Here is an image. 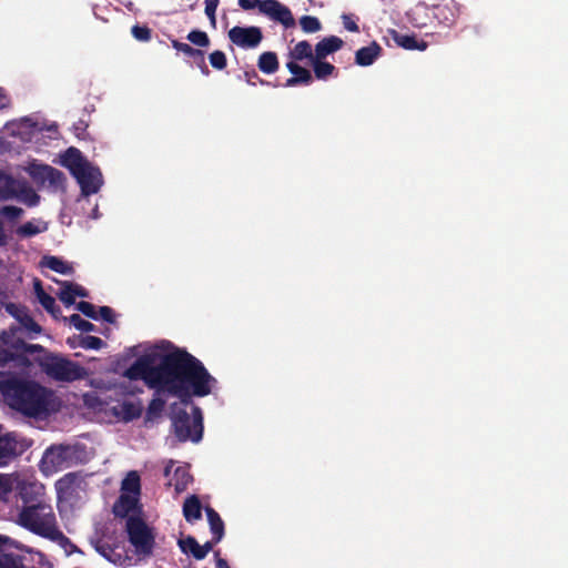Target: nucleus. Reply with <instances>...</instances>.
Here are the masks:
<instances>
[{
	"instance_id": "obj_41",
	"label": "nucleus",
	"mask_w": 568,
	"mask_h": 568,
	"mask_svg": "<svg viewBox=\"0 0 568 568\" xmlns=\"http://www.w3.org/2000/svg\"><path fill=\"white\" fill-rule=\"evenodd\" d=\"M300 26L302 30L306 33L317 32L322 28L320 20L313 16H303L300 19Z\"/></svg>"
},
{
	"instance_id": "obj_18",
	"label": "nucleus",
	"mask_w": 568,
	"mask_h": 568,
	"mask_svg": "<svg viewBox=\"0 0 568 568\" xmlns=\"http://www.w3.org/2000/svg\"><path fill=\"white\" fill-rule=\"evenodd\" d=\"M344 44V41L336 37V36H329L324 39H322L320 42L315 45V58L317 59H325L328 54L334 53L342 49Z\"/></svg>"
},
{
	"instance_id": "obj_50",
	"label": "nucleus",
	"mask_w": 568,
	"mask_h": 568,
	"mask_svg": "<svg viewBox=\"0 0 568 568\" xmlns=\"http://www.w3.org/2000/svg\"><path fill=\"white\" fill-rule=\"evenodd\" d=\"M0 213L10 221L19 219L23 214V210L13 205H6L1 209Z\"/></svg>"
},
{
	"instance_id": "obj_8",
	"label": "nucleus",
	"mask_w": 568,
	"mask_h": 568,
	"mask_svg": "<svg viewBox=\"0 0 568 568\" xmlns=\"http://www.w3.org/2000/svg\"><path fill=\"white\" fill-rule=\"evenodd\" d=\"M125 530L138 556L149 557L152 555L155 545L154 535L141 517L129 516Z\"/></svg>"
},
{
	"instance_id": "obj_30",
	"label": "nucleus",
	"mask_w": 568,
	"mask_h": 568,
	"mask_svg": "<svg viewBox=\"0 0 568 568\" xmlns=\"http://www.w3.org/2000/svg\"><path fill=\"white\" fill-rule=\"evenodd\" d=\"M42 265L62 275H68L73 272L72 266L58 256H44Z\"/></svg>"
},
{
	"instance_id": "obj_57",
	"label": "nucleus",
	"mask_w": 568,
	"mask_h": 568,
	"mask_svg": "<svg viewBox=\"0 0 568 568\" xmlns=\"http://www.w3.org/2000/svg\"><path fill=\"white\" fill-rule=\"evenodd\" d=\"M220 541H215V536L212 535V539L211 540H207L206 542H204L203 545H201V548H202V554H203V559L207 556V554L213 550V547L219 544Z\"/></svg>"
},
{
	"instance_id": "obj_12",
	"label": "nucleus",
	"mask_w": 568,
	"mask_h": 568,
	"mask_svg": "<svg viewBox=\"0 0 568 568\" xmlns=\"http://www.w3.org/2000/svg\"><path fill=\"white\" fill-rule=\"evenodd\" d=\"M73 176L81 187V193L85 196L99 192L102 184V175L98 168H93L89 162L79 171L74 172Z\"/></svg>"
},
{
	"instance_id": "obj_3",
	"label": "nucleus",
	"mask_w": 568,
	"mask_h": 568,
	"mask_svg": "<svg viewBox=\"0 0 568 568\" xmlns=\"http://www.w3.org/2000/svg\"><path fill=\"white\" fill-rule=\"evenodd\" d=\"M0 393L9 407L28 417H41L58 410L53 392L34 381L0 373Z\"/></svg>"
},
{
	"instance_id": "obj_45",
	"label": "nucleus",
	"mask_w": 568,
	"mask_h": 568,
	"mask_svg": "<svg viewBox=\"0 0 568 568\" xmlns=\"http://www.w3.org/2000/svg\"><path fill=\"white\" fill-rule=\"evenodd\" d=\"M132 36L142 42H148L152 38V30L148 26L135 24L131 29Z\"/></svg>"
},
{
	"instance_id": "obj_37",
	"label": "nucleus",
	"mask_w": 568,
	"mask_h": 568,
	"mask_svg": "<svg viewBox=\"0 0 568 568\" xmlns=\"http://www.w3.org/2000/svg\"><path fill=\"white\" fill-rule=\"evenodd\" d=\"M286 67L288 71L300 81V83L310 84L313 81L311 72L296 62L290 61L287 62Z\"/></svg>"
},
{
	"instance_id": "obj_26",
	"label": "nucleus",
	"mask_w": 568,
	"mask_h": 568,
	"mask_svg": "<svg viewBox=\"0 0 568 568\" xmlns=\"http://www.w3.org/2000/svg\"><path fill=\"white\" fill-rule=\"evenodd\" d=\"M257 67L265 74L275 73L280 67L276 53L272 51L263 52L258 57Z\"/></svg>"
},
{
	"instance_id": "obj_49",
	"label": "nucleus",
	"mask_w": 568,
	"mask_h": 568,
	"mask_svg": "<svg viewBox=\"0 0 568 568\" xmlns=\"http://www.w3.org/2000/svg\"><path fill=\"white\" fill-rule=\"evenodd\" d=\"M92 545L97 552H99L101 556H103L108 559L110 558L111 554L114 551V548L102 539L92 541Z\"/></svg>"
},
{
	"instance_id": "obj_4",
	"label": "nucleus",
	"mask_w": 568,
	"mask_h": 568,
	"mask_svg": "<svg viewBox=\"0 0 568 568\" xmlns=\"http://www.w3.org/2000/svg\"><path fill=\"white\" fill-rule=\"evenodd\" d=\"M11 519L28 531L54 542H69L70 539L60 530L52 506L44 500L29 507L11 510Z\"/></svg>"
},
{
	"instance_id": "obj_15",
	"label": "nucleus",
	"mask_w": 568,
	"mask_h": 568,
	"mask_svg": "<svg viewBox=\"0 0 568 568\" xmlns=\"http://www.w3.org/2000/svg\"><path fill=\"white\" fill-rule=\"evenodd\" d=\"M432 16L438 21L439 24L452 27L456 21V14L453 8L448 4H436L428 8L426 4H417L414 9V14Z\"/></svg>"
},
{
	"instance_id": "obj_39",
	"label": "nucleus",
	"mask_w": 568,
	"mask_h": 568,
	"mask_svg": "<svg viewBox=\"0 0 568 568\" xmlns=\"http://www.w3.org/2000/svg\"><path fill=\"white\" fill-rule=\"evenodd\" d=\"M77 478H78V476L74 473L65 474L62 478H60L55 483L57 491L59 494H67V493L71 491L77 481Z\"/></svg>"
},
{
	"instance_id": "obj_62",
	"label": "nucleus",
	"mask_w": 568,
	"mask_h": 568,
	"mask_svg": "<svg viewBox=\"0 0 568 568\" xmlns=\"http://www.w3.org/2000/svg\"><path fill=\"white\" fill-rule=\"evenodd\" d=\"M8 244V236L4 231L3 223L0 221V247Z\"/></svg>"
},
{
	"instance_id": "obj_64",
	"label": "nucleus",
	"mask_w": 568,
	"mask_h": 568,
	"mask_svg": "<svg viewBox=\"0 0 568 568\" xmlns=\"http://www.w3.org/2000/svg\"><path fill=\"white\" fill-rule=\"evenodd\" d=\"M195 62L199 65V68L201 69L203 74L207 75L210 73V70H209V68H207V65L205 63V58L204 57H203V62H200V60H196Z\"/></svg>"
},
{
	"instance_id": "obj_25",
	"label": "nucleus",
	"mask_w": 568,
	"mask_h": 568,
	"mask_svg": "<svg viewBox=\"0 0 568 568\" xmlns=\"http://www.w3.org/2000/svg\"><path fill=\"white\" fill-rule=\"evenodd\" d=\"M20 182L11 175L0 172V199L9 200L18 195V186Z\"/></svg>"
},
{
	"instance_id": "obj_43",
	"label": "nucleus",
	"mask_w": 568,
	"mask_h": 568,
	"mask_svg": "<svg viewBox=\"0 0 568 568\" xmlns=\"http://www.w3.org/2000/svg\"><path fill=\"white\" fill-rule=\"evenodd\" d=\"M79 346L84 349H101L105 343L100 337L87 335L80 336Z\"/></svg>"
},
{
	"instance_id": "obj_20",
	"label": "nucleus",
	"mask_w": 568,
	"mask_h": 568,
	"mask_svg": "<svg viewBox=\"0 0 568 568\" xmlns=\"http://www.w3.org/2000/svg\"><path fill=\"white\" fill-rule=\"evenodd\" d=\"M88 163V160L82 155L77 148H69L62 156V165L65 166L71 174L79 171Z\"/></svg>"
},
{
	"instance_id": "obj_58",
	"label": "nucleus",
	"mask_w": 568,
	"mask_h": 568,
	"mask_svg": "<svg viewBox=\"0 0 568 568\" xmlns=\"http://www.w3.org/2000/svg\"><path fill=\"white\" fill-rule=\"evenodd\" d=\"M71 287H72V293L73 295L77 297H88L89 296V292L82 287L81 285L79 284H75V283H71Z\"/></svg>"
},
{
	"instance_id": "obj_7",
	"label": "nucleus",
	"mask_w": 568,
	"mask_h": 568,
	"mask_svg": "<svg viewBox=\"0 0 568 568\" xmlns=\"http://www.w3.org/2000/svg\"><path fill=\"white\" fill-rule=\"evenodd\" d=\"M16 507H29L47 500L45 486L34 475L17 471L12 499Z\"/></svg>"
},
{
	"instance_id": "obj_56",
	"label": "nucleus",
	"mask_w": 568,
	"mask_h": 568,
	"mask_svg": "<svg viewBox=\"0 0 568 568\" xmlns=\"http://www.w3.org/2000/svg\"><path fill=\"white\" fill-rule=\"evenodd\" d=\"M216 9H217V4H205V14L207 16V18L213 27H215V24H216V17H215Z\"/></svg>"
},
{
	"instance_id": "obj_51",
	"label": "nucleus",
	"mask_w": 568,
	"mask_h": 568,
	"mask_svg": "<svg viewBox=\"0 0 568 568\" xmlns=\"http://www.w3.org/2000/svg\"><path fill=\"white\" fill-rule=\"evenodd\" d=\"M88 122L85 120L80 119L73 124V133L78 139L84 140L88 136Z\"/></svg>"
},
{
	"instance_id": "obj_35",
	"label": "nucleus",
	"mask_w": 568,
	"mask_h": 568,
	"mask_svg": "<svg viewBox=\"0 0 568 568\" xmlns=\"http://www.w3.org/2000/svg\"><path fill=\"white\" fill-rule=\"evenodd\" d=\"M37 298L42 307L54 318H58L61 315V308L57 305L54 297L45 293V291H41V295Z\"/></svg>"
},
{
	"instance_id": "obj_34",
	"label": "nucleus",
	"mask_w": 568,
	"mask_h": 568,
	"mask_svg": "<svg viewBox=\"0 0 568 568\" xmlns=\"http://www.w3.org/2000/svg\"><path fill=\"white\" fill-rule=\"evenodd\" d=\"M166 402L161 397H154L148 405L145 413V422H152L160 417L165 408Z\"/></svg>"
},
{
	"instance_id": "obj_40",
	"label": "nucleus",
	"mask_w": 568,
	"mask_h": 568,
	"mask_svg": "<svg viewBox=\"0 0 568 568\" xmlns=\"http://www.w3.org/2000/svg\"><path fill=\"white\" fill-rule=\"evenodd\" d=\"M186 39L191 43H193L194 45H197L200 48H207L211 43L207 33L202 30H192L186 36Z\"/></svg>"
},
{
	"instance_id": "obj_11",
	"label": "nucleus",
	"mask_w": 568,
	"mask_h": 568,
	"mask_svg": "<svg viewBox=\"0 0 568 568\" xmlns=\"http://www.w3.org/2000/svg\"><path fill=\"white\" fill-rule=\"evenodd\" d=\"M30 176L39 184L47 185L53 192L65 190L67 178L64 173L48 164L32 165Z\"/></svg>"
},
{
	"instance_id": "obj_27",
	"label": "nucleus",
	"mask_w": 568,
	"mask_h": 568,
	"mask_svg": "<svg viewBox=\"0 0 568 568\" xmlns=\"http://www.w3.org/2000/svg\"><path fill=\"white\" fill-rule=\"evenodd\" d=\"M178 545L182 552L192 555V557L196 560L203 559L201 545L193 536H186L179 539Z\"/></svg>"
},
{
	"instance_id": "obj_17",
	"label": "nucleus",
	"mask_w": 568,
	"mask_h": 568,
	"mask_svg": "<svg viewBox=\"0 0 568 568\" xmlns=\"http://www.w3.org/2000/svg\"><path fill=\"white\" fill-rule=\"evenodd\" d=\"M388 36L397 47L405 50L424 51L427 49V42L423 40L419 41L414 34L402 33L395 29H389Z\"/></svg>"
},
{
	"instance_id": "obj_48",
	"label": "nucleus",
	"mask_w": 568,
	"mask_h": 568,
	"mask_svg": "<svg viewBox=\"0 0 568 568\" xmlns=\"http://www.w3.org/2000/svg\"><path fill=\"white\" fill-rule=\"evenodd\" d=\"M77 310L89 318L98 320L99 315L95 311V306L92 303L81 301L77 304Z\"/></svg>"
},
{
	"instance_id": "obj_14",
	"label": "nucleus",
	"mask_w": 568,
	"mask_h": 568,
	"mask_svg": "<svg viewBox=\"0 0 568 568\" xmlns=\"http://www.w3.org/2000/svg\"><path fill=\"white\" fill-rule=\"evenodd\" d=\"M262 13L282 23L285 28L295 26L291 10L277 0H263Z\"/></svg>"
},
{
	"instance_id": "obj_33",
	"label": "nucleus",
	"mask_w": 568,
	"mask_h": 568,
	"mask_svg": "<svg viewBox=\"0 0 568 568\" xmlns=\"http://www.w3.org/2000/svg\"><path fill=\"white\" fill-rule=\"evenodd\" d=\"M311 64L313 67L315 77L318 80L327 79L329 75L333 74V72L336 69L332 63L323 61V59L317 58H314Z\"/></svg>"
},
{
	"instance_id": "obj_19",
	"label": "nucleus",
	"mask_w": 568,
	"mask_h": 568,
	"mask_svg": "<svg viewBox=\"0 0 568 568\" xmlns=\"http://www.w3.org/2000/svg\"><path fill=\"white\" fill-rule=\"evenodd\" d=\"M381 45L373 41L369 45L358 49L355 53V62L361 67H368L379 57Z\"/></svg>"
},
{
	"instance_id": "obj_47",
	"label": "nucleus",
	"mask_w": 568,
	"mask_h": 568,
	"mask_svg": "<svg viewBox=\"0 0 568 568\" xmlns=\"http://www.w3.org/2000/svg\"><path fill=\"white\" fill-rule=\"evenodd\" d=\"M62 290L59 293V298L67 305L70 306L75 303V296L73 295L71 282H62Z\"/></svg>"
},
{
	"instance_id": "obj_61",
	"label": "nucleus",
	"mask_w": 568,
	"mask_h": 568,
	"mask_svg": "<svg viewBox=\"0 0 568 568\" xmlns=\"http://www.w3.org/2000/svg\"><path fill=\"white\" fill-rule=\"evenodd\" d=\"M216 568H231L227 560L220 557V550L214 552Z\"/></svg>"
},
{
	"instance_id": "obj_53",
	"label": "nucleus",
	"mask_w": 568,
	"mask_h": 568,
	"mask_svg": "<svg viewBox=\"0 0 568 568\" xmlns=\"http://www.w3.org/2000/svg\"><path fill=\"white\" fill-rule=\"evenodd\" d=\"M239 6L243 10H251L257 7L260 12L262 13L263 0H239Z\"/></svg>"
},
{
	"instance_id": "obj_29",
	"label": "nucleus",
	"mask_w": 568,
	"mask_h": 568,
	"mask_svg": "<svg viewBox=\"0 0 568 568\" xmlns=\"http://www.w3.org/2000/svg\"><path fill=\"white\" fill-rule=\"evenodd\" d=\"M291 58L295 61H303L308 59L310 62L315 58V52L313 53L312 45L308 41L302 40L297 42L294 49L291 51Z\"/></svg>"
},
{
	"instance_id": "obj_32",
	"label": "nucleus",
	"mask_w": 568,
	"mask_h": 568,
	"mask_svg": "<svg viewBox=\"0 0 568 568\" xmlns=\"http://www.w3.org/2000/svg\"><path fill=\"white\" fill-rule=\"evenodd\" d=\"M193 477L189 470L184 467H178L173 475V486L176 493L184 491L187 486L192 483Z\"/></svg>"
},
{
	"instance_id": "obj_36",
	"label": "nucleus",
	"mask_w": 568,
	"mask_h": 568,
	"mask_svg": "<svg viewBox=\"0 0 568 568\" xmlns=\"http://www.w3.org/2000/svg\"><path fill=\"white\" fill-rule=\"evenodd\" d=\"M171 43H172V47L175 50L184 53L185 55H187L190 58H193L194 61L200 60V62H203V53L204 52L202 50L195 49L192 45H190L187 43H184V42H181V41H179L176 39H173L171 41Z\"/></svg>"
},
{
	"instance_id": "obj_42",
	"label": "nucleus",
	"mask_w": 568,
	"mask_h": 568,
	"mask_svg": "<svg viewBox=\"0 0 568 568\" xmlns=\"http://www.w3.org/2000/svg\"><path fill=\"white\" fill-rule=\"evenodd\" d=\"M68 320L69 323L80 332L95 331V326L91 322L83 320L79 314H72Z\"/></svg>"
},
{
	"instance_id": "obj_2",
	"label": "nucleus",
	"mask_w": 568,
	"mask_h": 568,
	"mask_svg": "<svg viewBox=\"0 0 568 568\" xmlns=\"http://www.w3.org/2000/svg\"><path fill=\"white\" fill-rule=\"evenodd\" d=\"M0 337L12 349V352H0L2 363L17 361L26 367L36 363L49 377L60 382H73L82 377V368L78 364L48 352L40 344H29L7 332H3Z\"/></svg>"
},
{
	"instance_id": "obj_44",
	"label": "nucleus",
	"mask_w": 568,
	"mask_h": 568,
	"mask_svg": "<svg viewBox=\"0 0 568 568\" xmlns=\"http://www.w3.org/2000/svg\"><path fill=\"white\" fill-rule=\"evenodd\" d=\"M211 65L216 70H224L227 65V59L223 51L215 50L209 55Z\"/></svg>"
},
{
	"instance_id": "obj_24",
	"label": "nucleus",
	"mask_w": 568,
	"mask_h": 568,
	"mask_svg": "<svg viewBox=\"0 0 568 568\" xmlns=\"http://www.w3.org/2000/svg\"><path fill=\"white\" fill-rule=\"evenodd\" d=\"M48 230V224L41 220H33L20 225L16 233L21 239H29Z\"/></svg>"
},
{
	"instance_id": "obj_16",
	"label": "nucleus",
	"mask_w": 568,
	"mask_h": 568,
	"mask_svg": "<svg viewBox=\"0 0 568 568\" xmlns=\"http://www.w3.org/2000/svg\"><path fill=\"white\" fill-rule=\"evenodd\" d=\"M142 412L143 407L140 400H124L112 407L113 415L125 423L138 419L142 415Z\"/></svg>"
},
{
	"instance_id": "obj_6",
	"label": "nucleus",
	"mask_w": 568,
	"mask_h": 568,
	"mask_svg": "<svg viewBox=\"0 0 568 568\" xmlns=\"http://www.w3.org/2000/svg\"><path fill=\"white\" fill-rule=\"evenodd\" d=\"M172 426L174 434L180 442L191 440L199 443L203 436V414L202 409L193 405L192 414L190 415L186 409L172 405Z\"/></svg>"
},
{
	"instance_id": "obj_28",
	"label": "nucleus",
	"mask_w": 568,
	"mask_h": 568,
	"mask_svg": "<svg viewBox=\"0 0 568 568\" xmlns=\"http://www.w3.org/2000/svg\"><path fill=\"white\" fill-rule=\"evenodd\" d=\"M136 498L122 494L118 500V503L114 505V514L118 517H126L131 511L134 510L136 507Z\"/></svg>"
},
{
	"instance_id": "obj_38",
	"label": "nucleus",
	"mask_w": 568,
	"mask_h": 568,
	"mask_svg": "<svg viewBox=\"0 0 568 568\" xmlns=\"http://www.w3.org/2000/svg\"><path fill=\"white\" fill-rule=\"evenodd\" d=\"M140 476L136 471H130L122 481V490L134 495L140 493Z\"/></svg>"
},
{
	"instance_id": "obj_60",
	"label": "nucleus",
	"mask_w": 568,
	"mask_h": 568,
	"mask_svg": "<svg viewBox=\"0 0 568 568\" xmlns=\"http://www.w3.org/2000/svg\"><path fill=\"white\" fill-rule=\"evenodd\" d=\"M245 77H246V81L252 85H255V82L253 80H258L261 83H264V81L262 79H260V77L255 70L246 71Z\"/></svg>"
},
{
	"instance_id": "obj_54",
	"label": "nucleus",
	"mask_w": 568,
	"mask_h": 568,
	"mask_svg": "<svg viewBox=\"0 0 568 568\" xmlns=\"http://www.w3.org/2000/svg\"><path fill=\"white\" fill-rule=\"evenodd\" d=\"M342 19H343V26L347 31H351V32L359 31L358 24L352 19L351 16L343 14Z\"/></svg>"
},
{
	"instance_id": "obj_21",
	"label": "nucleus",
	"mask_w": 568,
	"mask_h": 568,
	"mask_svg": "<svg viewBox=\"0 0 568 568\" xmlns=\"http://www.w3.org/2000/svg\"><path fill=\"white\" fill-rule=\"evenodd\" d=\"M17 471L0 473V504L8 505L12 500Z\"/></svg>"
},
{
	"instance_id": "obj_5",
	"label": "nucleus",
	"mask_w": 568,
	"mask_h": 568,
	"mask_svg": "<svg viewBox=\"0 0 568 568\" xmlns=\"http://www.w3.org/2000/svg\"><path fill=\"white\" fill-rule=\"evenodd\" d=\"M155 346L150 352L140 356L129 368L125 369L124 376L130 381H143L149 388L162 390L163 381V355L164 352Z\"/></svg>"
},
{
	"instance_id": "obj_55",
	"label": "nucleus",
	"mask_w": 568,
	"mask_h": 568,
	"mask_svg": "<svg viewBox=\"0 0 568 568\" xmlns=\"http://www.w3.org/2000/svg\"><path fill=\"white\" fill-rule=\"evenodd\" d=\"M6 311L12 315L13 317H16L17 320L20 317V315H22L23 313H26V311L23 308H20L17 304L14 303H8L6 304Z\"/></svg>"
},
{
	"instance_id": "obj_52",
	"label": "nucleus",
	"mask_w": 568,
	"mask_h": 568,
	"mask_svg": "<svg viewBox=\"0 0 568 568\" xmlns=\"http://www.w3.org/2000/svg\"><path fill=\"white\" fill-rule=\"evenodd\" d=\"M99 317H101L103 321L112 324L115 322V314L114 311L109 306H101L99 308L98 313Z\"/></svg>"
},
{
	"instance_id": "obj_31",
	"label": "nucleus",
	"mask_w": 568,
	"mask_h": 568,
	"mask_svg": "<svg viewBox=\"0 0 568 568\" xmlns=\"http://www.w3.org/2000/svg\"><path fill=\"white\" fill-rule=\"evenodd\" d=\"M16 197H19L30 207L37 206L40 202V195L24 182L19 184L18 195Z\"/></svg>"
},
{
	"instance_id": "obj_1",
	"label": "nucleus",
	"mask_w": 568,
	"mask_h": 568,
	"mask_svg": "<svg viewBox=\"0 0 568 568\" xmlns=\"http://www.w3.org/2000/svg\"><path fill=\"white\" fill-rule=\"evenodd\" d=\"M171 348L163 355L162 390L176 396L182 403H190L192 397H205L212 393L217 381L203 363L184 348Z\"/></svg>"
},
{
	"instance_id": "obj_59",
	"label": "nucleus",
	"mask_w": 568,
	"mask_h": 568,
	"mask_svg": "<svg viewBox=\"0 0 568 568\" xmlns=\"http://www.w3.org/2000/svg\"><path fill=\"white\" fill-rule=\"evenodd\" d=\"M10 98L8 97L6 90L0 87V111L7 109L10 105Z\"/></svg>"
},
{
	"instance_id": "obj_10",
	"label": "nucleus",
	"mask_w": 568,
	"mask_h": 568,
	"mask_svg": "<svg viewBox=\"0 0 568 568\" xmlns=\"http://www.w3.org/2000/svg\"><path fill=\"white\" fill-rule=\"evenodd\" d=\"M77 450L69 445L51 446L45 449L42 465L50 471L63 470L72 466Z\"/></svg>"
},
{
	"instance_id": "obj_22",
	"label": "nucleus",
	"mask_w": 568,
	"mask_h": 568,
	"mask_svg": "<svg viewBox=\"0 0 568 568\" xmlns=\"http://www.w3.org/2000/svg\"><path fill=\"white\" fill-rule=\"evenodd\" d=\"M183 516L190 524H193L202 518V505L196 495H191L184 500Z\"/></svg>"
},
{
	"instance_id": "obj_63",
	"label": "nucleus",
	"mask_w": 568,
	"mask_h": 568,
	"mask_svg": "<svg viewBox=\"0 0 568 568\" xmlns=\"http://www.w3.org/2000/svg\"><path fill=\"white\" fill-rule=\"evenodd\" d=\"M34 293L37 297L41 295V291H44L42 287V282L39 278H36L33 282Z\"/></svg>"
},
{
	"instance_id": "obj_9",
	"label": "nucleus",
	"mask_w": 568,
	"mask_h": 568,
	"mask_svg": "<svg viewBox=\"0 0 568 568\" xmlns=\"http://www.w3.org/2000/svg\"><path fill=\"white\" fill-rule=\"evenodd\" d=\"M32 446V440L17 432H7L0 424V468L7 467Z\"/></svg>"
},
{
	"instance_id": "obj_13",
	"label": "nucleus",
	"mask_w": 568,
	"mask_h": 568,
	"mask_svg": "<svg viewBox=\"0 0 568 568\" xmlns=\"http://www.w3.org/2000/svg\"><path fill=\"white\" fill-rule=\"evenodd\" d=\"M229 38L237 47L256 48L263 39V33L258 27L235 26L229 31Z\"/></svg>"
},
{
	"instance_id": "obj_23",
	"label": "nucleus",
	"mask_w": 568,
	"mask_h": 568,
	"mask_svg": "<svg viewBox=\"0 0 568 568\" xmlns=\"http://www.w3.org/2000/svg\"><path fill=\"white\" fill-rule=\"evenodd\" d=\"M205 513L210 525V530L212 535L215 536V541H221L225 534L224 521L222 520L219 513L211 506L205 507Z\"/></svg>"
},
{
	"instance_id": "obj_46",
	"label": "nucleus",
	"mask_w": 568,
	"mask_h": 568,
	"mask_svg": "<svg viewBox=\"0 0 568 568\" xmlns=\"http://www.w3.org/2000/svg\"><path fill=\"white\" fill-rule=\"evenodd\" d=\"M18 321L29 332H32L34 334H39L42 331L41 326L27 312L23 313L22 315H20Z\"/></svg>"
}]
</instances>
